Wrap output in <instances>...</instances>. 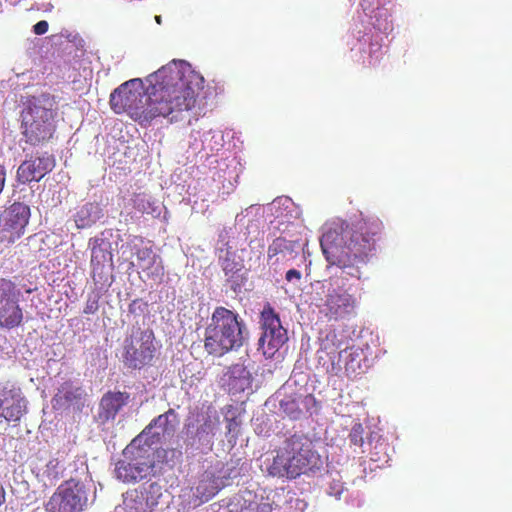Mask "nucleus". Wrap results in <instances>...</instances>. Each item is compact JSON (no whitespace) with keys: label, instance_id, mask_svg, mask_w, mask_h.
Listing matches in <instances>:
<instances>
[{"label":"nucleus","instance_id":"nucleus-1","mask_svg":"<svg viewBox=\"0 0 512 512\" xmlns=\"http://www.w3.org/2000/svg\"><path fill=\"white\" fill-rule=\"evenodd\" d=\"M382 232L383 224L374 216H362L352 225L343 221L322 235L321 250L329 266H336L342 274L360 280L361 267L375 255Z\"/></svg>","mask_w":512,"mask_h":512},{"label":"nucleus","instance_id":"nucleus-2","mask_svg":"<svg viewBox=\"0 0 512 512\" xmlns=\"http://www.w3.org/2000/svg\"><path fill=\"white\" fill-rule=\"evenodd\" d=\"M150 84L155 119L171 116L177 120L182 112L192 110L204 87L203 76L185 61L173 60L146 77Z\"/></svg>","mask_w":512,"mask_h":512},{"label":"nucleus","instance_id":"nucleus-3","mask_svg":"<svg viewBox=\"0 0 512 512\" xmlns=\"http://www.w3.org/2000/svg\"><path fill=\"white\" fill-rule=\"evenodd\" d=\"M322 464L313 441L306 435L294 434L275 449V456L267 471L273 477L296 479L319 470Z\"/></svg>","mask_w":512,"mask_h":512},{"label":"nucleus","instance_id":"nucleus-4","mask_svg":"<svg viewBox=\"0 0 512 512\" xmlns=\"http://www.w3.org/2000/svg\"><path fill=\"white\" fill-rule=\"evenodd\" d=\"M55 96L43 93L27 99L21 112V133L25 143L41 146L49 142L56 132Z\"/></svg>","mask_w":512,"mask_h":512},{"label":"nucleus","instance_id":"nucleus-5","mask_svg":"<svg viewBox=\"0 0 512 512\" xmlns=\"http://www.w3.org/2000/svg\"><path fill=\"white\" fill-rule=\"evenodd\" d=\"M245 324L239 314L224 306H217L204 331V349L214 357L237 350L243 345Z\"/></svg>","mask_w":512,"mask_h":512},{"label":"nucleus","instance_id":"nucleus-6","mask_svg":"<svg viewBox=\"0 0 512 512\" xmlns=\"http://www.w3.org/2000/svg\"><path fill=\"white\" fill-rule=\"evenodd\" d=\"M109 104L116 114L127 113L141 126H146L155 119L150 84L145 88L140 78L130 79L113 90Z\"/></svg>","mask_w":512,"mask_h":512},{"label":"nucleus","instance_id":"nucleus-7","mask_svg":"<svg viewBox=\"0 0 512 512\" xmlns=\"http://www.w3.org/2000/svg\"><path fill=\"white\" fill-rule=\"evenodd\" d=\"M154 466V449L144 429L124 449L123 459L115 466L116 478L124 483L138 482L148 477Z\"/></svg>","mask_w":512,"mask_h":512},{"label":"nucleus","instance_id":"nucleus-8","mask_svg":"<svg viewBox=\"0 0 512 512\" xmlns=\"http://www.w3.org/2000/svg\"><path fill=\"white\" fill-rule=\"evenodd\" d=\"M356 290L343 276L331 278L322 303L318 305L319 312L329 321L349 319L356 314L360 302Z\"/></svg>","mask_w":512,"mask_h":512},{"label":"nucleus","instance_id":"nucleus-9","mask_svg":"<svg viewBox=\"0 0 512 512\" xmlns=\"http://www.w3.org/2000/svg\"><path fill=\"white\" fill-rule=\"evenodd\" d=\"M157 347L152 329L133 327L125 338L122 360L125 367L140 370L152 364Z\"/></svg>","mask_w":512,"mask_h":512},{"label":"nucleus","instance_id":"nucleus-10","mask_svg":"<svg viewBox=\"0 0 512 512\" xmlns=\"http://www.w3.org/2000/svg\"><path fill=\"white\" fill-rule=\"evenodd\" d=\"M262 335L259 338V349L266 358H272L287 342V330L282 326L279 315L267 303L260 315Z\"/></svg>","mask_w":512,"mask_h":512},{"label":"nucleus","instance_id":"nucleus-11","mask_svg":"<svg viewBox=\"0 0 512 512\" xmlns=\"http://www.w3.org/2000/svg\"><path fill=\"white\" fill-rule=\"evenodd\" d=\"M20 296L15 282L0 277V328L11 330L22 324L24 314L19 304Z\"/></svg>","mask_w":512,"mask_h":512},{"label":"nucleus","instance_id":"nucleus-12","mask_svg":"<svg viewBox=\"0 0 512 512\" xmlns=\"http://www.w3.org/2000/svg\"><path fill=\"white\" fill-rule=\"evenodd\" d=\"M20 296L15 282L0 277V328L11 330L22 324L24 314L19 304Z\"/></svg>","mask_w":512,"mask_h":512},{"label":"nucleus","instance_id":"nucleus-13","mask_svg":"<svg viewBox=\"0 0 512 512\" xmlns=\"http://www.w3.org/2000/svg\"><path fill=\"white\" fill-rule=\"evenodd\" d=\"M86 502L82 485L71 479L58 486L45 507L48 512H80Z\"/></svg>","mask_w":512,"mask_h":512},{"label":"nucleus","instance_id":"nucleus-14","mask_svg":"<svg viewBox=\"0 0 512 512\" xmlns=\"http://www.w3.org/2000/svg\"><path fill=\"white\" fill-rule=\"evenodd\" d=\"M31 216L30 207L22 202H14L0 216V237L2 241L14 243L20 239Z\"/></svg>","mask_w":512,"mask_h":512},{"label":"nucleus","instance_id":"nucleus-15","mask_svg":"<svg viewBox=\"0 0 512 512\" xmlns=\"http://www.w3.org/2000/svg\"><path fill=\"white\" fill-rule=\"evenodd\" d=\"M28 412V401L21 388L6 382L0 386V418L19 423Z\"/></svg>","mask_w":512,"mask_h":512},{"label":"nucleus","instance_id":"nucleus-16","mask_svg":"<svg viewBox=\"0 0 512 512\" xmlns=\"http://www.w3.org/2000/svg\"><path fill=\"white\" fill-rule=\"evenodd\" d=\"M56 162L52 154L47 152L24 160L16 171V181L20 184H28L33 181H41L55 167Z\"/></svg>","mask_w":512,"mask_h":512},{"label":"nucleus","instance_id":"nucleus-17","mask_svg":"<svg viewBox=\"0 0 512 512\" xmlns=\"http://www.w3.org/2000/svg\"><path fill=\"white\" fill-rule=\"evenodd\" d=\"M159 487L153 483L148 489H131L124 494V509L126 512H152L158 504L161 495Z\"/></svg>","mask_w":512,"mask_h":512},{"label":"nucleus","instance_id":"nucleus-18","mask_svg":"<svg viewBox=\"0 0 512 512\" xmlns=\"http://www.w3.org/2000/svg\"><path fill=\"white\" fill-rule=\"evenodd\" d=\"M130 395L127 392L108 391L99 403L98 420L105 423L114 420L119 411L128 403Z\"/></svg>","mask_w":512,"mask_h":512},{"label":"nucleus","instance_id":"nucleus-19","mask_svg":"<svg viewBox=\"0 0 512 512\" xmlns=\"http://www.w3.org/2000/svg\"><path fill=\"white\" fill-rule=\"evenodd\" d=\"M136 258L138 266L146 272L148 277H161L164 274V267L161 259L156 255L152 247H143L137 249Z\"/></svg>","mask_w":512,"mask_h":512},{"label":"nucleus","instance_id":"nucleus-20","mask_svg":"<svg viewBox=\"0 0 512 512\" xmlns=\"http://www.w3.org/2000/svg\"><path fill=\"white\" fill-rule=\"evenodd\" d=\"M84 390L81 386L75 385L72 381H65L58 389L54 400L63 406H76L80 410L83 405Z\"/></svg>","mask_w":512,"mask_h":512},{"label":"nucleus","instance_id":"nucleus-21","mask_svg":"<svg viewBox=\"0 0 512 512\" xmlns=\"http://www.w3.org/2000/svg\"><path fill=\"white\" fill-rule=\"evenodd\" d=\"M363 350L360 347L351 346L339 352V361L344 363L348 377H356L362 370Z\"/></svg>","mask_w":512,"mask_h":512},{"label":"nucleus","instance_id":"nucleus-22","mask_svg":"<svg viewBox=\"0 0 512 512\" xmlns=\"http://www.w3.org/2000/svg\"><path fill=\"white\" fill-rule=\"evenodd\" d=\"M100 208L98 204L88 202L81 206L74 216L76 227L84 229L92 226L99 218Z\"/></svg>","mask_w":512,"mask_h":512},{"label":"nucleus","instance_id":"nucleus-23","mask_svg":"<svg viewBox=\"0 0 512 512\" xmlns=\"http://www.w3.org/2000/svg\"><path fill=\"white\" fill-rule=\"evenodd\" d=\"M192 446L199 445L211 446L213 439V423L209 416L203 417V422L197 428L195 435L191 436Z\"/></svg>","mask_w":512,"mask_h":512},{"label":"nucleus","instance_id":"nucleus-24","mask_svg":"<svg viewBox=\"0 0 512 512\" xmlns=\"http://www.w3.org/2000/svg\"><path fill=\"white\" fill-rule=\"evenodd\" d=\"M112 261L111 252L102 247V245H95L91 249V266L93 272H96L104 267L108 262Z\"/></svg>","mask_w":512,"mask_h":512},{"label":"nucleus","instance_id":"nucleus-25","mask_svg":"<svg viewBox=\"0 0 512 512\" xmlns=\"http://www.w3.org/2000/svg\"><path fill=\"white\" fill-rule=\"evenodd\" d=\"M294 251V243L283 237H278L273 240L267 250L268 260L273 259L279 254H291Z\"/></svg>","mask_w":512,"mask_h":512},{"label":"nucleus","instance_id":"nucleus-26","mask_svg":"<svg viewBox=\"0 0 512 512\" xmlns=\"http://www.w3.org/2000/svg\"><path fill=\"white\" fill-rule=\"evenodd\" d=\"M134 209L141 213L150 214L156 211L155 203L151 200V196L146 193H135L132 197Z\"/></svg>","mask_w":512,"mask_h":512},{"label":"nucleus","instance_id":"nucleus-27","mask_svg":"<svg viewBox=\"0 0 512 512\" xmlns=\"http://www.w3.org/2000/svg\"><path fill=\"white\" fill-rule=\"evenodd\" d=\"M221 267L226 276L233 277L236 273L242 270L243 266L241 262L235 260L233 255L227 253L226 257L221 263Z\"/></svg>","mask_w":512,"mask_h":512},{"label":"nucleus","instance_id":"nucleus-28","mask_svg":"<svg viewBox=\"0 0 512 512\" xmlns=\"http://www.w3.org/2000/svg\"><path fill=\"white\" fill-rule=\"evenodd\" d=\"M173 418L174 420H177V414L174 409L170 408L168 411H166L164 414L159 415L157 418H155L152 423H150L149 426H147L146 429V436L148 435V431H150L151 427L154 426H160L163 427L164 431H167L169 420L170 418Z\"/></svg>","mask_w":512,"mask_h":512},{"label":"nucleus","instance_id":"nucleus-29","mask_svg":"<svg viewBox=\"0 0 512 512\" xmlns=\"http://www.w3.org/2000/svg\"><path fill=\"white\" fill-rule=\"evenodd\" d=\"M280 406L283 411L293 419L299 418L302 414V410L295 399L282 400Z\"/></svg>","mask_w":512,"mask_h":512},{"label":"nucleus","instance_id":"nucleus-30","mask_svg":"<svg viewBox=\"0 0 512 512\" xmlns=\"http://www.w3.org/2000/svg\"><path fill=\"white\" fill-rule=\"evenodd\" d=\"M227 436L234 441L238 438L241 430V420L239 417L226 418Z\"/></svg>","mask_w":512,"mask_h":512},{"label":"nucleus","instance_id":"nucleus-31","mask_svg":"<svg viewBox=\"0 0 512 512\" xmlns=\"http://www.w3.org/2000/svg\"><path fill=\"white\" fill-rule=\"evenodd\" d=\"M363 434H364V428H363L362 424H360V423L355 424L351 428V431L349 433V440H350L351 444H353L355 446H362L364 443Z\"/></svg>","mask_w":512,"mask_h":512},{"label":"nucleus","instance_id":"nucleus-32","mask_svg":"<svg viewBox=\"0 0 512 512\" xmlns=\"http://www.w3.org/2000/svg\"><path fill=\"white\" fill-rule=\"evenodd\" d=\"M241 512H271V506L267 503H250L249 506L242 509Z\"/></svg>","mask_w":512,"mask_h":512},{"label":"nucleus","instance_id":"nucleus-33","mask_svg":"<svg viewBox=\"0 0 512 512\" xmlns=\"http://www.w3.org/2000/svg\"><path fill=\"white\" fill-rule=\"evenodd\" d=\"M99 308L98 297L88 298L83 312L85 314H94Z\"/></svg>","mask_w":512,"mask_h":512},{"label":"nucleus","instance_id":"nucleus-34","mask_svg":"<svg viewBox=\"0 0 512 512\" xmlns=\"http://www.w3.org/2000/svg\"><path fill=\"white\" fill-rule=\"evenodd\" d=\"M146 307V302H143L141 299H135L129 304L128 310L130 313L136 314L137 311L142 312Z\"/></svg>","mask_w":512,"mask_h":512},{"label":"nucleus","instance_id":"nucleus-35","mask_svg":"<svg viewBox=\"0 0 512 512\" xmlns=\"http://www.w3.org/2000/svg\"><path fill=\"white\" fill-rule=\"evenodd\" d=\"M343 490L344 486L340 481H333L330 484L328 493L338 498L342 494Z\"/></svg>","mask_w":512,"mask_h":512},{"label":"nucleus","instance_id":"nucleus-36","mask_svg":"<svg viewBox=\"0 0 512 512\" xmlns=\"http://www.w3.org/2000/svg\"><path fill=\"white\" fill-rule=\"evenodd\" d=\"M48 28H49L48 22L45 20H41L33 26V32L36 35H43L48 31Z\"/></svg>","mask_w":512,"mask_h":512},{"label":"nucleus","instance_id":"nucleus-37","mask_svg":"<svg viewBox=\"0 0 512 512\" xmlns=\"http://www.w3.org/2000/svg\"><path fill=\"white\" fill-rule=\"evenodd\" d=\"M302 275L299 270L296 269H290L286 272L285 278L288 282H291L293 280L299 281L301 279Z\"/></svg>","mask_w":512,"mask_h":512},{"label":"nucleus","instance_id":"nucleus-38","mask_svg":"<svg viewBox=\"0 0 512 512\" xmlns=\"http://www.w3.org/2000/svg\"><path fill=\"white\" fill-rule=\"evenodd\" d=\"M6 181V170L3 165H0V193L2 192Z\"/></svg>","mask_w":512,"mask_h":512},{"label":"nucleus","instance_id":"nucleus-39","mask_svg":"<svg viewBox=\"0 0 512 512\" xmlns=\"http://www.w3.org/2000/svg\"><path fill=\"white\" fill-rule=\"evenodd\" d=\"M3 501H4V491H3L2 486L0 485V505L3 503Z\"/></svg>","mask_w":512,"mask_h":512},{"label":"nucleus","instance_id":"nucleus-40","mask_svg":"<svg viewBox=\"0 0 512 512\" xmlns=\"http://www.w3.org/2000/svg\"><path fill=\"white\" fill-rule=\"evenodd\" d=\"M156 20L158 23H160V16H156Z\"/></svg>","mask_w":512,"mask_h":512}]
</instances>
